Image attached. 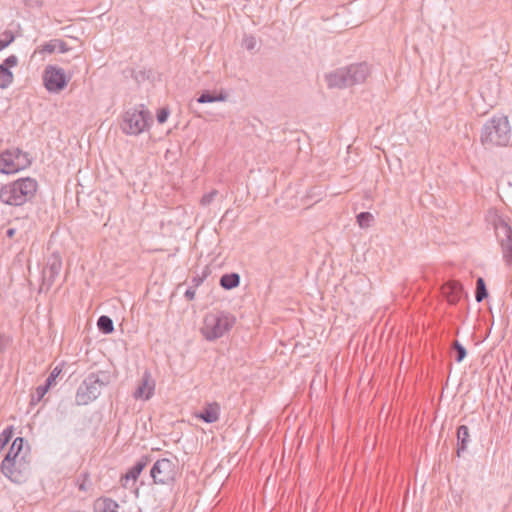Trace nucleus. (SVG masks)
Returning a JSON list of instances; mask_svg holds the SVG:
<instances>
[{"instance_id":"11","label":"nucleus","mask_w":512,"mask_h":512,"mask_svg":"<svg viewBox=\"0 0 512 512\" xmlns=\"http://www.w3.org/2000/svg\"><path fill=\"white\" fill-rule=\"evenodd\" d=\"M481 141L487 149L512 145V130H485Z\"/></svg>"},{"instance_id":"35","label":"nucleus","mask_w":512,"mask_h":512,"mask_svg":"<svg viewBox=\"0 0 512 512\" xmlns=\"http://www.w3.org/2000/svg\"><path fill=\"white\" fill-rule=\"evenodd\" d=\"M18 64V58L15 55H10L7 57L1 65H5L9 69V67H14Z\"/></svg>"},{"instance_id":"8","label":"nucleus","mask_w":512,"mask_h":512,"mask_svg":"<svg viewBox=\"0 0 512 512\" xmlns=\"http://www.w3.org/2000/svg\"><path fill=\"white\" fill-rule=\"evenodd\" d=\"M150 475L155 484H170L174 481L176 476V465L170 459H159L153 464Z\"/></svg>"},{"instance_id":"20","label":"nucleus","mask_w":512,"mask_h":512,"mask_svg":"<svg viewBox=\"0 0 512 512\" xmlns=\"http://www.w3.org/2000/svg\"><path fill=\"white\" fill-rule=\"evenodd\" d=\"M199 103H210L215 101L225 100V95L222 92L205 91L197 99Z\"/></svg>"},{"instance_id":"14","label":"nucleus","mask_w":512,"mask_h":512,"mask_svg":"<svg viewBox=\"0 0 512 512\" xmlns=\"http://www.w3.org/2000/svg\"><path fill=\"white\" fill-rule=\"evenodd\" d=\"M194 416L206 423H214L219 420L220 405L217 402L206 403L203 409Z\"/></svg>"},{"instance_id":"1","label":"nucleus","mask_w":512,"mask_h":512,"mask_svg":"<svg viewBox=\"0 0 512 512\" xmlns=\"http://www.w3.org/2000/svg\"><path fill=\"white\" fill-rule=\"evenodd\" d=\"M37 188L38 183L33 178L17 179L1 186L0 201L11 206H21L35 196Z\"/></svg>"},{"instance_id":"37","label":"nucleus","mask_w":512,"mask_h":512,"mask_svg":"<svg viewBox=\"0 0 512 512\" xmlns=\"http://www.w3.org/2000/svg\"><path fill=\"white\" fill-rule=\"evenodd\" d=\"M57 50L61 53L66 52L68 50L66 43L60 40V45H58Z\"/></svg>"},{"instance_id":"25","label":"nucleus","mask_w":512,"mask_h":512,"mask_svg":"<svg viewBox=\"0 0 512 512\" xmlns=\"http://www.w3.org/2000/svg\"><path fill=\"white\" fill-rule=\"evenodd\" d=\"M356 219L361 228H368L374 221V217L370 212H361L357 215Z\"/></svg>"},{"instance_id":"39","label":"nucleus","mask_w":512,"mask_h":512,"mask_svg":"<svg viewBox=\"0 0 512 512\" xmlns=\"http://www.w3.org/2000/svg\"><path fill=\"white\" fill-rule=\"evenodd\" d=\"M126 132V134L128 135H136L138 134L139 132H142L143 130L141 129H138V130H124Z\"/></svg>"},{"instance_id":"5","label":"nucleus","mask_w":512,"mask_h":512,"mask_svg":"<svg viewBox=\"0 0 512 512\" xmlns=\"http://www.w3.org/2000/svg\"><path fill=\"white\" fill-rule=\"evenodd\" d=\"M1 473L15 484L26 482L30 474V459L18 457L11 460L10 456H5L0 467Z\"/></svg>"},{"instance_id":"10","label":"nucleus","mask_w":512,"mask_h":512,"mask_svg":"<svg viewBox=\"0 0 512 512\" xmlns=\"http://www.w3.org/2000/svg\"><path fill=\"white\" fill-rule=\"evenodd\" d=\"M68 80L69 79L62 68L49 65L44 70L43 81L49 92H60L66 87Z\"/></svg>"},{"instance_id":"2","label":"nucleus","mask_w":512,"mask_h":512,"mask_svg":"<svg viewBox=\"0 0 512 512\" xmlns=\"http://www.w3.org/2000/svg\"><path fill=\"white\" fill-rule=\"evenodd\" d=\"M370 73V66L362 62L336 69L325 78L329 88L341 89L365 82Z\"/></svg>"},{"instance_id":"26","label":"nucleus","mask_w":512,"mask_h":512,"mask_svg":"<svg viewBox=\"0 0 512 512\" xmlns=\"http://www.w3.org/2000/svg\"><path fill=\"white\" fill-rule=\"evenodd\" d=\"M50 388L51 387L48 386L46 383L44 385L38 386L35 389V392L32 394L31 403L35 404V403L40 402Z\"/></svg>"},{"instance_id":"28","label":"nucleus","mask_w":512,"mask_h":512,"mask_svg":"<svg viewBox=\"0 0 512 512\" xmlns=\"http://www.w3.org/2000/svg\"><path fill=\"white\" fill-rule=\"evenodd\" d=\"M169 115H170V110L168 109V107H162V108L158 109L157 114H156L158 124L159 125L165 124Z\"/></svg>"},{"instance_id":"15","label":"nucleus","mask_w":512,"mask_h":512,"mask_svg":"<svg viewBox=\"0 0 512 512\" xmlns=\"http://www.w3.org/2000/svg\"><path fill=\"white\" fill-rule=\"evenodd\" d=\"M95 512H121L119 503L106 496L98 497L93 503Z\"/></svg>"},{"instance_id":"27","label":"nucleus","mask_w":512,"mask_h":512,"mask_svg":"<svg viewBox=\"0 0 512 512\" xmlns=\"http://www.w3.org/2000/svg\"><path fill=\"white\" fill-rule=\"evenodd\" d=\"M509 125L508 118L504 115H497L491 119V125L488 128H507Z\"/></svg>"},{"instance_id":"13","label":"nucleus","mask_w":512,"mask_h":512,"mask_svg":"<svg viewBox=\"0 0 512 512\" xmlns=\"http://www.w3.org/2000/svg\"><path fill=\"white\" fill-rule=\"evenodd\" d=\"M150 462L148 456L141 457L133 467H131L125 475H123L120 479L121 485L123 487H128V482L132 480L135 482L147 464Z\"/></svg>"},{"instance_id":"24","label":"nucleus","mask_w":512,"mask_h":512,"mask_svg":"<svg viewBox=\"0 0 512 512\" xmlns=\"http://www.w3.org/2000/svg\"><path fill=\"white\" fill-rule=\"evenodd\" d=\"M488 296L484 279L479 277L476 282L475 298L477 302L483 301Z\"/></svg>"},{"instance_id":"6","label":"nucleus","mask_w":512,"mask_h":512,"mask_svg":"<svg viewBox=\"0 0 512 512\" xmlns=\"http://www.w3.org/2000/svg\"><path fill=\"white\" fill-rule=\"evenodd\" d=\"M31 164L28 153L18 148L7 149L0 154V172L4 174L16 173Z\"/></svg>"},{"instance_id":"17","label":"nucleus","mask_w":512,"mask_h":512,"mask_svg":"<svg viewBox=\"0 0 512 512\" xmlns=\"http://www.w3.org/2000/svg\"><path fill=\"white\" fill-rule=\"evenodd\" d=\"M469 429L466 425H460L457 429V455L465 451L469 442Z\"/></svg>"},{"instance_id":"4","label":"nucleus","mask_w":512,"mask_h":512,"mask_svg":"<svg viewBox=\"0 0 512 512\" xmlns=\"http://www.w3.org/2000/svg\"><path fill=\"white\" fill-rule=\"evenodd\" d=\"M109 383V375L104 371L90 373L80 384L76 393V403L87 405L101 394L102 389Z\"/></svg>"},{"instance_id":"30","label":"nucleus","mask_w":512,"mask_h":512,"mask_svg":"<svg viewBox=\"0 0 512 512\" xmlns=\"http://www.w3.org/2000/svg\"><path fill=\"white\" fill-rule=\"evenodd\" d=\"M4 38H0V51L9 46L14 41V35L11 31L3 34Z\"/></svg>"},{"instance_id":"7","label":"nucleus","mask_w":512,"mask_h":512,"mask_svg":"<svg viewBox=\"0 0 512 512\" xmlns=\"http://www.w3.org/2000/svg\"><path fill=\"white\" fill-rule=\"evenodd\" d=\"M493 226L502 249L503 259L508 266L512 267V228L498 215H495Z\"/></svg>"},{"instance_id":"34","label":"nucleus","mask_w":512,"mask_h":512,"mask_svg":"<svg viewBox=\"0 0 512 512\" xmlns=\"http://www.w3.org/2000/svg\"><path fill=\"white\" fill-rule=\"evenodd\" d=\"M216 195H217V191H216V190H213V191H211V192H209V193L205 194V195L201 198L200 203H201L203 206L209 205V204L213 201V199H214V197H215Z\"/></svg>"},{"instance_id":"36","label":"nucleus","mask_w":512,"mask_h":512,"mask_svg":"<svg viewBox=\"0 0 512 512\" xmlns=\"http://www.w3.org/2000/svg\"><path fill=\"white\" fill-rule=\"evenodd\" d=\"M10 342L9 337L0 335V352L4 351Z\"/></svg>"},{"instance_id":"21","label":"nucleus","mask_w":512,"mask_h":512,"mask_svg":"<svg viewBox=\"0 0 512 512\" xmlns=\"http://www.w3.org/2000/svg\"><path fill=\"white\" fill-rule=\"evenodd\" d=\"M62 268L61 259L58 257H54L53 261L49 263L47 269L45 270V274L49 275V280L54 281V279L59 275Z\"/></svg>"},{"instance_id":"23","label":"nucleus","mask_w":512,"mask_h":512,"mask_svg":"<svg viewBox=\"0 0 512 512\" xmlns=\"http://www.w3.org/2000/svg\"><path fill=\"white\" fill-rule=\"evenodd\" d=\"M97 326H98L99 330L105 334H109V333L113 332V330H114V325H113L112 319L106 315H102L99 317V319L97 321Z\"/></svg>"},{"instance_id":"16","label":"nucleus","mask_w":512,"mask_h":512,"mask_svg":"<svg viewBox=\"0 0 512 512\" xmlns=\"http://www.w3.org/2000/svg\"><path fill=\"white\" fill-rule=\"evenodd\" d=\"M443 294L447 297L448 301L452 304L460 299L462 285L457 281H452L443 286Z\"/></svg>"},{"instance_id":"19","label":"nucleus","mask_w":512,"mask_h":512,"mask_svg":"<svg viewBox=\"0 0 512 512\" xmlns=\"http://www.w3.org/2000/svg\"><path fill=\"white\" fill-rule=\"evenodd\" d=\"M240 284V276L237 273L224 274L220 278V285L226 290L238 287Z\"/></svg>"},{"instance_id":"22","label":"nucleus","mask_w":512,"mask_h":512,"mask_svg":"<svg viewBox=\"0 0 512 512\" xmlns=\"http://www.w3.org/2000/svg\"><path fill=\"white\" fill-rule=\"evenodd\" d=\"M13 78L12 72L5 65H0V88H7L13 82Z\"/></svg>"},{"instance_id":"3","label":"nucleus","mask_w":512,"mask_h":512,"mask_svg":"<svg viewBox=\"0 0 512 512\" xmlns=\"http://www.w3.org/2000/svg\"><path fill=\"white\" fill-rule=\"evenodd\" d=\"M235 324V317L228 313L215 311L208 313L200 331L206 340L213 341L223 337Z\"/></svg>"},{"instance_id":"12","label":"nucleus","mask_w":512,"mask_h":512,"mask_svg":"<svg viewBox=\"0 0 512 512\" xmlns=\"http://www.w3.org/2000/svg\"><path fill=\"white\" fill-rule=\"evenodd\" d=\"M155 386V380L151 373L146 370L133 393V397L136 400H149L154 395Z\"/></svg>"},{"instance_id":"32","label":"nucleus","mask_w":512,"mask_h":512,"mask_svg":"<svg viewBox=\"0 0 512 512\" xmlns=\"http://www.w3.org/2000/svg\"><path fill=\"white\" fill-rule=\"evenodd\" d=\"M62 369L59 368V367H55L52 372L50 373V375L48 376V378L46 379L45 383L52 387L53 385L56 384V378L60 375Z\"/></svg>"},{"instance_id":"38","label":"nucleus","mask_w":512,"mask_h":512,"mask_svg":"<svg viewBox=\"0 0 512 512\" xmlns=\"http://www.w3.org/2000/svg\"><path fill=\"white\" fill-rule=\"evenodd\" d=\"M15 234H16L15 228H8L6 231V236L9 238H13Z\"/></svg>"},{"instance_id":"9","label":"nucleus","mask_w":512,"mask_h":512,"mask_svg":"<svg viewBox=\"0 0 512 512\" xmlns=\"http://www.w3.org/2000/svg\"><path fill=\"white\" fill-rule=\"evenodd\" d=\"M123 121L129 128H150L154 122V116L144 105H139L127 110Z\"/></svg>"},{"instance_id":"31","label":"nucleus","mask_w":512,"mask_h":512,"mask_svg":"<svg viewBox=\"0 0 512 512\" xmlns=\"http://www.w3.org/2000/svg\"><path fill=\"white\" fill-rule=\"evenodd\" d=\"M58 45H60L59 39L51 40L42 46L41 51L46 52V53H53L54 51L57 50Z\"/></svg>"},{"instance_id":"33","label":"nucleus","mask_w":512,"mask_h":512,"mask_svg":"<svg viewBox=\"0 0 512 512\" xmlns=\"http://www.w3.org/2000/svg\"><path fill=\"white\" fill-rule=\"evenodd\" d=\"M257 45V41H256V38L254 36H246L244 37L243 39V46L247 49V50H253Z\"/></svg>"},{"instance_id":"29","label":"nucleus","mask_w":512,"mask_h":512,"mask_svg":"<svg viewBox=\"0 0 512 512\" xmlns=\"http://www.w3.org/2000/svg\"><path fill=\"white\" fill-rule=\"evenodd\" d=\"M453 348L456 352V362H461L466 356V349L458 341L453 343Z\"/></svg>"},{"instance_id":"40","label":"nucleus","mask_w":512,"mask_h":512,"mask_svg":"<svg viewBox=\"0 0 512 512\" xmlns=\"http://www.w3.org/2000/svg\"><path fill=\"white\" fill-rule=\"evenodd\" d=\"M185 297H186L188 300H192V288H188V289L185 291Z\"/></svg>"},{"instance_id":"18","label":"nucleus","mask_w":512,"mask_h":512,"mask_svg":"<svg viewBox=\"0 0 512 512\" xmlns=\"http://www.w3.org/2000/svg\"><path fill=\"white\" fill-rule=\"evenodd\" d=\"M24 439L22 437H17L11 447L9 448L6 456H10L11 460L17 459L18 457H26L28 459L27 451H23Z\"/></svg>"}]
</instances>
